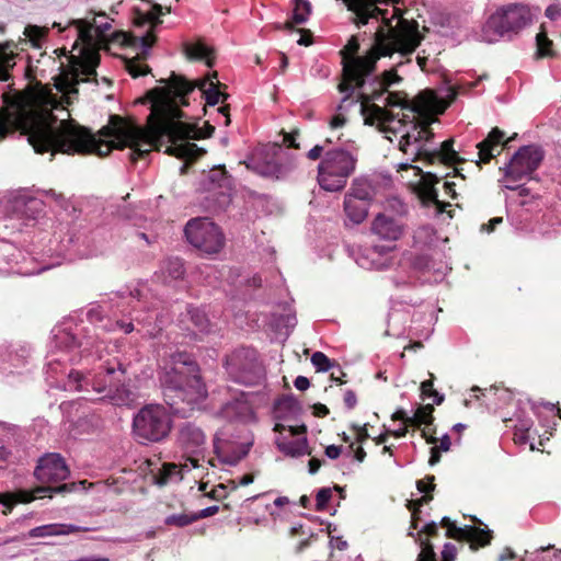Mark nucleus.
I'll use <instances>...</instances> for the list:
<instances>
[{"label":"nucleus","mask_w":561,"mask_h":561,"mask_svg":"<svg viewBox=\"0 0 561 561\" xmlns=\"http://www.w3.org/2000/svg\"><path fill=\"white\" fill-rule=\"evenodd\" d=\"M100 62V56L95 53H88L73 72V79L76 83L80 81H90L91 77L96 76L95 68Z\"/></svg>","instance_id":"bb28decb"},{"label":"nucleus","mask_w":561,"mask_h":561,"mask_svg":"<svg viewBox=\"0 0 561 561\" xmlns=\"http://www.w3.org/2000/svg\"><path fill=\"white\" fill-rule=\"evenodd\" d=\"M162 14V8L159 4H154L152 11L148 13V19L152 26L160 24V15Z\"/></svg>","instance_id":"bf43d9fd"},{"label":"nucleus","mask_w":561,"mask_h":561,"mask_svg":"<svg viewBox=\"0 0 561 561\" xmlns=\"http://www.w3.org/2000/svg\"><path fill=\"white\" fill-rule=\"evenodd\" d=\"M311 13V4L308 0H295V8L293 12V22L295 24H304L307 22Z\"/></svg>","instance_id":"c9c22d12"},{"label":"nucleus","mask_w":561,"mask_h":561,"mask_svg":"<svg viewBox=\"0 0 561 561\" xmlns=\"http://www.w3.org/2000/svg\"><path fill=\"white\" fill-rule=\"evenodd\" d=\"M254 481V476L252 473H247L242 476L238 482L231 480L229 483L232 484V489L236 490L239 485H248Z\"/></svg>","instance_id":"e2e57ef3"},{"label":"nucleus","mask_w":561,"mask_h":561,"mask_svg":"<svg viewBox=\"0 0 561 561\" xmlns=\"http://www.w3.org/2000/svg\"><path fill=\"white\" fill-rule=\"evenodd\" d=\"M543 159V151L538 145L523 146L511 158L506 168V176L519 181L538 169Z\"/></svg>","instance_id":"2eb2a0df"},{"label":"nucleus","mask_w":561,"mask_h":561,"mask_svg":"<svg viewBox=\"0 0 561 561\" xmlns=\"http://www.w3.org/2000/svg\"><path fill=\"white\" fill-rule=\"evenodd\" d=\"M194 522H196L195 514H193V515H187V514H179V515H176V514H173V515H170L165 519V524L167 525H174V526H178V527H184V526L191 525Z\"/></svg>","instance_id":"ea45409f"},{"label":"nucleus","mask_w":561,"mask_h":561,"mask_svg":"<svg viewBox=\"0 0 561 561\" xmlns=\"http://www.w3.org/2000/svg\"><path fill=\"white\" fill-rule=\"evenodd\" d=\"M69 25H73L78 31V41H81L83 44L91 46L94 42V34L92 30L94 24L87 19H77L70 20Z\"/></svg>","instance_id":"7c9ffc66"},{"label":"nucleus","mask_w":561,"mask_h":561,"mask_svg":"<svg viewBox=\"0 0 561 561\" xmlns=\"http://www.w3.org/2000/svg\"><path fill=\"white\" fill-rule=\"evenodd\" d=\"M226 489H227V485H225L222 483L218 484L209 493H207V496H209L213 500H221L227 496Z\"/></svg>","instance_id":"4d7b16f0"},{"label":"nucleus","mask_w":561,"mask_h":561,"mask_svg":"<svg viewBox=\"0 0 561 561\" xmlns=\"http://www.w3.org/2000/svg\"><path fill=\"white\" fill-rule=\"evenodd\" d=\"M556 56V51L553 50V42L547 36V32L543 27L536 35V51L535 59L541 58H552Z\"/></svg>","instance_id":"c756f323"},{"label":"nucleus","mask_w":561,"mask_h":561,"mask_svg":"<svg viewBox=\"0 0 561 561\" xmlns=\"http://www.w3.org/2000/svg\"><path fill=\"white\" fill-rule=\"evenodd\" d=\"M164 402L173 413L186 416L207 397L198 364L186 352L170 355L160 374Z\"/></svg>","instance_id":"423d86ee"},{"label":"nucleus","mask_w":561,"mask_h":561,"mask_svg":"<svg viewBox=\"0 0 561 561\" xmlns=\"http://www.w3.org/2000/svg\"><path fill=\"white\" fill-rule=\"evenodd\" d=\"M184 234L191 245L208 255L219 253L226 243L220 227L207 217L190 219L185 225Z\"/></svg>","instance_id":"9b49d317"},{"label":"nucleus","mask_w":561,"mask_h":561,"mask_svg":"<svg viewBox=\"0 0 561 561\" xmlns=\"http://www.w3.org/2000/svg\"><path fill=\"white\" fill-rule=\"evenodd\" d=\"M344 403L347 409H354L357 404V397L353 390H347L344 394Z\"/></svg>","instance_id":"680f3d73"},{"label":"nucleus","mask_w":561,"mask_h":561,"mask_svg":"<svg viewBox=\"0 0 561 561\" xmlns=\"http://www.w3.org/2000/svg\"><path fill=\"white\" fill-rule=\"evenodd\" d=\"M430 376H431V379L424 380L421 383V387H420L421 393H422V397H424V398H433L434 402L437 405H439L444 401V394H440L437 390L434 389V382H433L434 375L430 374Z\"/></svg>","instance_id":"4c0bfd02"},{"label":"nucleus","mask_w":561,"mask_h":561,"mask_svg":"<svg viewBox=\"0 0 561 561\" xmlns=\"http://www.w3.org/2000/svg\"><path fill=\"white\" fill-rule=\"evenodd\" d=\"M226 365L232 379L243 385H256L264 375L254 348L241 347L236 350L227 357Z\"/></svg>","instance_id":"f8f14e48"},{"label":"nucleus","mask_w":561,"mask_h":561,"mask_svg":"<svg viewBox=\"0 0 561 561\" xmlns=\"http://www.w3.org/2000/svg\"><path fill=\"white\" fill-rule=\"evenodd\" d=\"M422 533L426 534L428 537H436L438 535V525L435 522L426 524L417 534L419 538H421Z\"/></svg>","instance_id":"052dcab7"},{"label":"nucleus","mask_w":561,"mask_h":561,"mask_svg":"<svg viewBox=\"0 0 561 561\" xmlns=\"http://www.w3.org/2000/svg\"><path fill=\"white\" fill-rule=\"evenodd\" d=\"M356 158L344 149L325 152L318 167V182L328 192H337L345 187L347 179L354 172Z\"/></svg>","instance_id":"9d476101"},{"label":"nucleus","mask_w":561,"mask_h":561,"mask_svg":"<svg viewBox=\"0 0 561 561\" xmlns=\"http://www.w3.org/2000/svg\"><path fill=\"white\" fill-rule=\"evenodd\" d=\"M402 0H344L348 10L356 13L358 24H367L370 19L378 20L379 18L385 23V26L379 27L374 34V45L369 51L363 57H370L374 53H379L381 48H389L391 56L394 51H399L402 56L412 54L421 43V35L417 30L416 23H411L402 18L401 10L396 7ZM359 49L358 39L352 36L343 50L342 65L344 62H352L356 58ZM380 55L379 57H382ZM380 58L377 59V61Z\"/></svg>","instance_id":"7ed1b4c3"},{"label":"nucleus","mask_w":561,"mask_h":561,"mask_svg":"<svg viewBox=\"0 0 561 561\" xmlns=\"http://www.w3.org/2000/svg\"><path fill=\"white\" fill-rule=\"evenodd\" d=\"M426 480L428 483H426L424 480H417L416 481V488L421 493L430 494V492L434 491L435 489V477L434 476H427Z\"/></svg>","instance_id":"09e8293b"},{"label":"nucleus","mask_w":561,"mask_h":561,"mask_svg":"<svg viewBox=\"0 0 561 561\" xmlns=\"http://www.w3.org/2000/svg\"><path fill=\"white\" fill-rule=\"evenodd\" d=\"M173 420L161 404H146L133 417V435L140 444L161 443L172 431Z\"/></svg>","instance_id":"1a4fd4ad"},{"label":"nucleus","mask_w":561,"mask_h":561,"mask_svg":"<svg viewBox=\"0 0 561 561\" xmlns=\"http://www.w3.org/2000/svg\"><path fill=\"white\" fill-rule=\"evenodd\" d=\"M332 497V491L330 488H322L318 491L316 496V511L322 512L327 508L328 503Z\"/></svg>","instance_id":"a19ab883"},{"label":"nucleus","mask_w":561,"mask_h":561,"mask_svg":"<svg viewBox=\"0 0 561 561\" xmlns=\"http://www.w3.org/2000/svg\"><path fill=\"white\" fill-rule=\"evenodd\" d=\"M433 412L434 407L432 404H424L419 407L414 415L411 416L409 425L415 427H420L421 425H431L434 421Z\"/></svg>","instance_id":"2f4dec72"},{"label":"nucleus","mask_w":561,"mask_h":561,"mask_svg":"<svg viewBox=\"0 0 561 561\" xmlns=\"http://www.w3.org/2000/svg\"><path fill=\"white\" fill-rule=\"evenodd\" d=\"M15 134L26 140H98L93 133L66 119H59L47 107L13 105L0 110V138Z\"/></svg>","instance_id":"20e7f679"},{"label":"nucleus","mask_w":561,"mask_h":561,"mask_svg":"<svg viewBox=\"0 0 561 561\" xmlns=\"http://www.w3.org/2000/svg\"><path fill=\"white\" fill-rule=\"evenodd\" d=\"M457 557V548L455 545L447 542L444 545L442 551V560L443 561H455Z\"/></svg>","instance_id":"3c124183"},{"label":"nucleus","mask_w":561,"mask_h":561,"mask_svg":"<svg viewBox=\"0 0 561 561\" xmlns=\"http://www.w3.org/2000/svg\"><path fill=\"white\" fill-rule=\"evenodd\" d=\"M34 476L42 483H56L66 480L69 469L59 454H47L38 460Z\"/></svg>","instance_id":"dca6fc26"},{"label":"nucleus","mask_w":561,"mask_h":561,"mask_svg":"<svg viewBox=\"0 0 561 561\" xmlns=\"http://www.w3.org/2000/svg\"><path fill=\"white\" fill-rule=\"evenodd\" d=\"M76 489V483H62L57 486H47V488H38L36 490V493L38 494L37 497H44V495H41V493L44 492H50V493H66V492H72Z\"/></svg>","instance_id":"79ce46f5"},{"label":"nucleus","mask_w":561,"mask_h":561,"mask_svg":"<svg viewBox=\"0 0 561 561\" xmlns=\"http://www.w3.org/2000/svg\"><path fill=\"white\" fill-rule=\"evenodd\" d=\"M35 153L44 154L49 152L50 158L57 153L107 157L113 150L129 149L128 158L131 163L146 160L152 151H161L168 142H28ZM164 153L184 161L181 173L206 154L204 148L197 147L196 142H169Z\"/></svg>","instance_id":"39448f33"},{"label":"nucleus","mask_w":561,"mask_h":561,"mask_svg":"<svg viewBox=\"0 0 561 561\" xmlns=\"http://www.w3.org/2000/svg\"><path fill=\"white\" fill-rule=\"evenodd\" d=\"M183 48L184 54L188 60H204L208 67L214 66V49L206 45L204 42L198 41L196 43H185Z\"/></svg>","instance_id":"393cba45"},{"label":"nucleus","mask_w":561,"mask_h":561,"mask_svg":"<svg viewBox=\"0 0 561 561\" xmlns=\"http://www.w3.org/2000/svg\"><path fill=\"white\" fill-rule=\"evenodd\" d=\"M180 472L181 470L179 469L178 465L173 462H165L154 474V482L156 484L163 486L171 482L174 477L179 476Z\"/></svg>","instance_id":"473e14b6"},{"label":"nucleus","mask_w":561,"mask_h":561,"mask_svg":"<svg viewBox=\"0 0 561 561\" xmlns=\"http://www.w3.org/2000/svg\"><path fill=\"white\" fill-rule=\"evenodd\" d=\"M47 33L46 28H42L37 25H27L24 30V35L30 38L34 44H36L41 38H43Z\"/></svg>","instance_id":"37998d69"},{"label":"nucleus","mask_w":561,"mask_h":561,"mask_svg":"<svg viewBox=\"0 0 561 561\" xmlns=\"http://www.w3.org/2000/svg\"><path fill=\"white\" fill-rule=\"evenodd\" d=\"M276 446L279 451L289 457H300L302 455H311L306 437L296 442H286L276 439Z\"/></svg>","instance_id":"c85d7f7f"},{"label":"nucleus","mask_w":561,"mask_h":561,"mask_svg":"<svg viewBox=\"0 0 561 561\" xmlns=\"http://www.w3.org/2000/svg\"><path fill=\"white\" fill-rule=\"evenodd\" d=\"M209 186L207 191L210 203L206 206L213 211L224 210L231 203L232 179L224 164L214 165L208 174Z\"/></svg>","instance_id":"4468645a"},{"label":"nucleus","mask_w":561,"mask_h":561,"mask_svg":"<svg viewBox=\"0 0 561 561\" xmlns=\"http://www.w3.org/2000/svg\"><path fill=\"white\" fill-rule=\"evenodd\" d=\"M95 35L98 37H105L106 33L111 30L112 25L110 22H101L100 24H96L95 19H93Z\"/></svg>","instance_id":"5fc2aeb1"},{"label":"nucleus","mask_w":561,"mask_h":561,"mask_svg":"<svg viewBox=\"0 0 561 561\" xmlns=\"http://www.w3.org/2000/svg\"><path fill=\"white\" fill-rule=\"evenodd\" d=\"M518 134L513 133L511 136L506 137V134L500 129L499 127H494L491 129V131L488 134V136L483 140H517Z\"/></svg>","instance_id":"c03bdc74"},{"label":"nucleus","mask_w":561,"mask_h":561,"mask_svg":"<svg viewBox=\"0 0 561 561\" xmlns=\"http://www.w3.org/2000/svg\"><path fill=\"white\" fill-rule=\"evenodd\" d=\"M44 196L51 198L55 203H57L60 207L67 208L68 207V199L66 198L65 194L62 192H57L54 188L49 190H43L42 191Z\"/></svg>","instance_id":"a18cd8bd"},{"label":"nucleus","mask_w":561,"mask_h":561,"mask_svg":"<svg viewBox=\"0 0 561 561\" xmlns=\"http://www.w3.org/2000/svg\"><path fill=\"white\" fill-rule=\"evenodd\" d=\"M352 428L356 432V442L357 443L363 444L369 438V434H368L366 424L363 426L353 424Z\"/></svg>","instance_id":"603ef678"},{"label":"nucleus","mask_w":561,"mask_h":561,"mask_svg":"<svg viewBox=\"0 0 561 561\" xmlns=\"http://www.w3.org/2000/svg\"><path fill=\"white\" fill-rule=\"evenodd\" d=\"M420 142H399V149L403 152V153H410V150H411V153L413 154V158H412V161H416V160H421L419 157H417V150L419 149H424L423 147H420L417 146Z\"/></svg>","instance_id":"de8ad7c7"},{"label":"nucleus","mask_w":561,"mask_h":561,"mask_svg":"<svg viewBox=\"0 0 561 561\" xmlns=\"http://www.w3.org/2000/svg\"><path fill=\"white\" fill-rule=\"evenodd\" d=\"M219 512L218 505L208 506L195 514L196 520L216 515Z\"/></svg>","instance_id":"13d9d810"},{"label":"nucleus","mask_w":561,"mask_h":561,"mask_svg":"<svg viewBox=\"0 0 561 561\" xmlns=\"http://www.w3.org/2000/svg\"><path fill=\"white\" fill-rule=\"evenodd\" d=\"M135 39L138 42L141 53L138 54L136 58L127 60L126 69L133 78H138L150 71V68L147 65L141 64L140 60L147 58L149 49L156 42V37L151 32H147L144 35L137 36Z\"/></svg>","instance_id":"aec40b11"},{"label":"nucleus","mask_w":561,"mask_h":561,"mask_svg":"<svg viewBox=\"0 0 561 561\" xmlns=\"http://www.w3.org/2000/svg\"><path fill=\"white\" fill-rule=\"evenodd\" d=\"M508 142H479L481 146H488L494 158L500 156Z\"/></svg>","instance_id":"6e6d98bb"},{"label":"nucleus","mask_w":561,"mask_h":561,"mask_svg":"<svg viewBox=\"0 0 561 561\" xmlns=\"http://www.w3.org/2000/svg\"><path fill=\"white\" fill-rule=\"evenodd\" d=\"M374 233L386 240H398L403 233V225L392 216L379 214L373 221Z\"/></svg>","instance_id":"4be33fe9"},{"label":"nucleus","mask_w":561,"mask_h":561,"mask_svg":"<svg viewBox=\"0 0 561 561\" xmlns=\"http://www.w3.org/2000/svg\"><path fill=\"white\" fill-rule=\"evenodd\" d=\"M160 82L165 85L148 93L151 106L146 127L129 118L111 115L108 124L100 129V136L114 137V140H201L213 137V125L205 123V127L199 128L180 108L188 105L185 98L194 91L190 80L172 71Z\"/></svg>","instance_id":"f03ea898"},{"label":"nucleus","mask_w":561,"mask_h":561,"mask_svg":"<svg viewBox=\"0 0 561 561\" xmlns=\"http://www.w3.org/2000/svg\"><path fill=\"white\" fill-rule=\"evenodd\" d=\"M561 14V9L556 5V4H550L546 11H545V15L550 19V20H556L560 16Z\"/></svg>","instance_id":"338daca9"},{"label":"nucleus","mask_w":561,"mask_h":561,"mask_svg":"<svg viewBox=\"0 0 561 561\" xmlns=\"http://www.w3.org/2000/svg\"><path fill=\"white\" fill-rule=\"evenodd\" d=\"M534 15L529 5L510 3L499 8L481 27L480 39L493 44L502 38H513L533 23Z\"/></svg>","instance_id":"6e6552de"},{"label":"nucleus","mask_w":561,"mask_h":561,"mask_svg":"<svg viewBox=\"0 0 561 561\" xmlns=\"http://www.w3.org/2000/svg\"><path fill=\"white\" fill-rule=\"evenodd\" d=\"M14 46L12 41L0 43V81H8L10 79V71L15 66L14 54L11 48Z\"/></svg>","instance_id":"cd10ccee"},{"label":"nucleus","mask_w":561,"mask_h":561,"mask_svg":"<svg viewBox=\"0 0 561 561\" xmlns=\"http://www.w3.org/2000/svg\"><path fill=\"white\" fill-rule=\"evenodd\" d=\"M187 314L190 316V320L193 323L194 328L202 333L209 332V320L206 313L198 308H191L187 310Z\"/></svg>","instance_id":"f704fd0d"},{"label":"nucleus","mask_w":561,"mask_h":561,"mask_svg":"<svg viewBox=\"0 0 561 561\" xmlns=\"http://www.w3.org/2000/svg\"><path fill=\"white\" fill-rule=\"evenodd\" d=\"M453 145L454 142H440L439 149H419L416 154L427 164L453 165L459 161L458 153L454 150Z\"/></svg>","instance_id":"412c9836"},{"label":"nucleus","mask_w":561,"mask_h":561,"mask_svg":"<svg viewBox=\"0 0 561 561\" xmlns=\"http://www.w3.org/2000/svg\"><path fill=\"white\" fill-rule=\"evenodd\" d=\"M421 551L417 556V561H437L434 547L428 538H419Z\"/></svg>","instance_id":"58836bf2"},{"label":"nucleus","mask_w":561,"mask_h":561,"mask_svg":"<svg viewBox=\"0 0 561 561\" xmlns=\"http://www.w3.org/2000/svg\"><path fill=\"white\" fill-rule=\"evenodd\" d=\"M176 445L191 468L202 467L201 460H205L206 435L201 427L190 422L183 423L178 430Z\"/></svg>","instance_id":"ddd939ff"},{"label":"nucleus","mask_w":561,"mask_h":561,"mask_svg":"<svg viewBox=\"0 0 561 561\" xmlns=\"http://www.w3.org/2000/svg\"><path fill=\"white\" fill-rule=\"evenodd\" d=\"M162 272L167 278L176 280L183 277L185 273L184 263L181 259H168L163 262Z\"/></svg>","instance_id":"72a5a7b5"},{"label":"nucleus","mask_w":561,"mask_h":561,"mask_svg":"<svg viewBox=\"0 0 561 561\" xmlns=\"http://www.w3.org/2000/svg\"><path fill=\"white\" fill-rule=\"evenodd\" d=\"M125 370L122 365L117 362L115 365L108 364L103 373H99L93 381V388L99 393L107 392L111 393L113 390H117L119 385L123 382Z\"/></svg>","instance_id":"6ab92c4d"},{"label":"nucleus","mask_w":561,"mask_h":561,"mask_svg":"<svg viewBox=\"0 0 561 561\" xmlns=\"http://www.w3.org/2000/svg\"><path fill=\"white\" fill-rule=\"evenodd\" d=\"M217 76V71H213L207 78L196 83L190 81L194 85V89L197 87L205 94L206 103L210 106L218 104L220 96H224L225 99L228 96L227 94H222L217 89V84L213 81Z\"/></svg>","instance_id":"a878e982"},{"label":"nucleus","mask_w":561,"mask_h":561,"mask_svg":"<svg viewBox=\"0 0 561 561\" xmlns=\"http://www.w3.org/2000/svg\"><path fill=\"white\" fill-rule=\"evenodd\" d=\"M433 500L431 494H424L417 500H409L407 502V508L409 511H421V507Z\"/></svg>","instance_id":"49530a36"},{"label":"nucleus","mask_w":561,"mask_h":561,"mask_svg":"<svg viewBox=\"0 0 561 561\" xmlns=\"http://www.w3.org/2000/svg\"><path fill=\"white\" fill-rule=\"evenodd\" d=\"M296 149H299L298 142H259L253 152L239 164H244L260 176L278 181L295 168L293 150Z\"/></svg>","instance_id":"0eeeda50"},{"label":"nucleus","mask_w":561,"mask_h":561,"mask_svg":"<svg viewBox=\"0 0 561 561\" xmlns=\"http://www.w3.org/2000/svg\"><path fill=\"white\" fill-rule=\"evenodd\" d=\"M90 529L87 527H80L76 525H67V524H48L35 527L31 529L26 535H23L22 538H36V537H49V536H60L68 535L75 533H85Z\"/></svg>","instance_id":"b1692460"},{"label":"nucleus","mask_w":561,"mask_h":561,"mask_svg":"<svg viewBox=\"0 0 561 561\" xmlns=\"http://www.w3.org/2000/svg\"><path fill=\"white\" fill-rule=\"evenodd\" d=\"M479 163H490L492 159H494L493 153L490 151L488 146H481L479 142L477 144Z\"/></svg>","instance_id":"8fccbe9b"},{"label":"nucleus","mask_w":561,"mask_h":561,"mask_svg":"<svg viewBox=\"0 0 561 561\" xmlns=\"http://www.w3.org/2000/svg\"><path fill=\"white\" fill-rule=\"evenodd\" d=\"M368 193L356 192L354 194L345 196L344 210L346 216L354 222L360 224L367 216V203Z\"/></svg>","instance_id":"5701e85b"},{"label":"nucleus","mask_w":561,"mask_h":561,"mask_svg":"<svg viewBox=\"0 0 561 561\" xmlns=\"http://www.w3.org/2000/svg\"><path fill=\"white\" fill-rule=\"evenodd\" d=\"M342 453V447L336 445H330L325 448L324 454L330 459H337Z\"/></svg>","instance_id":"0e129e2a"},{"label":"nucleus","mask_w":561,"mask_h":561,"mask_svg":"<svg viewBox=\"0 0 561 561\" xmlns=\"http://www.w3.org/2000/svg\"><path fill=\"white\" fill-rule=\"evenodd\" d=\"M528 431H529V427H518L516 428L515 433H514V440L516 444H520V445H524L528 442Z\"/></svg>","instance_id":"864d4df0"},{"label":"nucleus","mask_w":561,"mask_h":561,"mask_svg":"<svg viewBox=\"0 0 561 561\" xmlns=\"http://www.w3.org/2000/svg\"><path fill=\"white\" fill-rule=\"evenodd\" d=\"M312 409H313V415L317 417H325L330 413L328 407L322 403L313 404Z\"/></svg>","instance_id":"69168bd1"},{"label":"nucleus","mask_w":561,"mask_h":561,"mask_svg":"<svg viewBox=\"0 0 561 561\" xmlns=\"http://www.w3.org/2000/svg\"><path fill=\"white\" fill-rule=\"evenodd\" d=\"M294 383H295V387L300 391L307 390L310 386L309 379L305 376H298L295 379Z\"/></svg>","instance_id":"774afa93"},{"label":"nucleus","mask_w":561,"mask_h":561,"mask_svg":"<svg viewBox=\"0 0 561 561\" xmlns=\"http://www.w3.org/2000/svg\"><path fill=\"white\" fill-rule=\"evenodd\" d=\"M311 363L317 371H329L331 368L339 366L335 360H331L324 353L314 352L311 356Z\"/></svg>","instance_id":"e433bc0d"},{"label":"nucleus","mask_w":561,"mask_h":561,"mask_svg":"<svg viewBox=\"0 0 561 561\" xmlns=\"http://www.w3.org/2000/svg\"><path fill=\"white\" fill-rule=\"evenodd\" d=\"M416 174L421 175L420 181L415 185V193L423 204H434L439 213L445 211V207L449 206L438 199L435 185L439 183V178L431 172H423L421 168H415Z\"/></svg>","instance_id":"a211bd4d"},{"label":"nucleus","mask_w":561,"mask_h":561,"mask_svg":"<svg viewBox=\"0 0 561 561\" xmlns=\"http://www.w3.org/2000/svg\"><path fill=\"white\" fill-rule=\"evenodd\" d=\"M389 51V48L383 47L370 57L344 62V80L339 84V91L345 96L339 104L337 113L332 117L330 125L332 128H339L345 124L346 118L343 112L357 103L351 98L358 88L364 90L359 92L358 99L366 124L373 125L377 121L382 125L396 124L404 127L407 130L400 136V140H431L437 136L434 125H440L437 117L446 111L447 104L430 90L420 92L412 100H409L404 91H390V88L400 84L403 80L397 70L403 61L366 80L374 73L379 56Z\"/></svg>","instance_id":"f257e3e1"},{"label":"nucleus","mask_w":561,"mask_h":561,"mask_svg":"<svg viewBox=\"0 0 561 561\" xmlns=\"http://www.w3.org/2000/svg\"><path fill=\"white\" fill-rule=\"evenodd\" d=\"M446 537L458 541H468L472 551L483 548L491 543L493 534L489 529H482L476 526L458 527L453 524L446 530Z\"/></svg>","instance_id":"f3484780"}]
</instances>
